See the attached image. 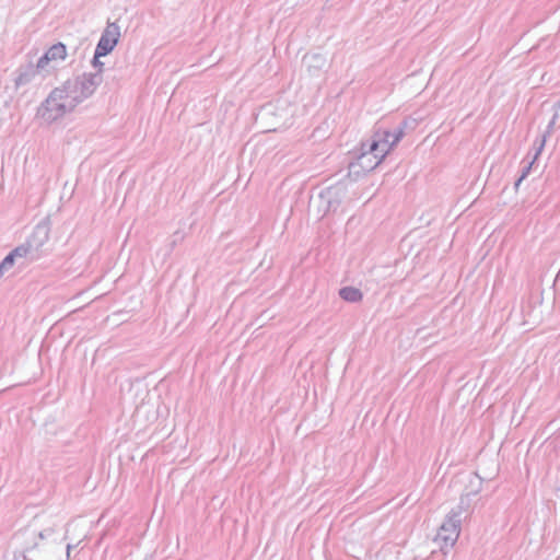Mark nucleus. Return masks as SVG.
<instances>
[{
	"label": "nucleus",
	"mask_w": 560,
	"mask_h": 560,
	"mask_svg": "<svg viewBox=\"0 0 560 560\" xmlns=\"http://www.w3.org/2000/svg\"><path fill=\"white\" fill-rule=\"evenodd\" d=\"M2 276H3V275H2V273H0V278H1Z\"/></svg>",
	"instance_id": "a878e982"
},
{
	"label": "nucleus",
	"mask_w": 560,
	"mask_h": 560,
	"mask_svg": "<svg viewBox=\"0 0 560 560\" xmlns=\"http://www.w3.org/2000/svg\"><path fill=\"white\" fill-rule=\"evenodd\" d=\"M46 52L52 61L63 60L67 56V48L62 43H57L52 45Z\"/></svg>",
	"instance_id": "f3484780"
},
{
	"label": "nucleus",
	"mask_w": 560,
	"mask_h": 560,
	"mask_svg": "<svg viewBox=\"0 0 560 560\" xmlns=\"http://www.w3.org/2000/svg\"><path fill=\"white\" fill-rule=\"evenodd\" d=\"M73 548V545L71 544H68L67 545V556L69 557L70 556V550Z\"/></svg>",
	"instance_id": "393cba45"
},
{
	"label": "nucleus",
	"mask_w": 560,
	"mask_h": 560,
	"mask_svg": "<svg viewBox=\"0 0 560 560\" xmlns=\"http://www.w3.org/2000/svg\"><path fill=\"white\" fill-rule=\"evenodd\" d=\"M102 81L103 75L100 69L93 73H83L72 79H68L57 89L61 91L62 97L72 110H74L79 104L94 94Z\"/></svg>",
	"instance_id": "f257e3e1"
},
{
	"label": "nucleus",
	"mask_w": 560,
	"mask_h": 560,
	"mask_svg": "<svg viewBox=\"0 0 560 560\" xmlns=\"http://www.w3.org/2000/svg\"><path fill=\"white\" fill-rule=\"evenodd\" d=\"M14 256L11 253L8 254L0 262V273L4 275L8 270H10L14 265Z\"/></svg>",
	"instance_id": "6ab92c4d"
},
{
	"label": "nucleus",
	"mask_w": 560,
	"mask_h": 560,
	"mask_svg": "<svg viewBox=\"0 0 560 560\" xmlns=\"http://www.w3.org/2000/svg\"><path fill=\"white\" fill-rule=\"evenodd\" d=\"M58 525L57 522H50V526L44 528L43 530L47 534L48 537L52 535L55 532V527Z\"/></svg>",
	"instance_id": "4be33fe9"
},
{
	"label": "nucleus",
	"mask_w": 560,
	"mask_h": 560,
	"mask_svg": "<svg viewBox=\"0 0 560 560\" xmlns=\"http://www.w3.org/2000/svg\"><path fill=\"white\" fill-rule=\"evenodd\" d=\"M482 486V478L478 474H472L469 478V485L466 487L465 492L462 494L460 500L467 499L466 503H469V510L471 509V497H476Z\"/></svg>",
	"instance_id": "4468645a"
},
{
	"label": "nucleus",
	"mask_w": 560,
	"mask_h": 560,
	"mask_svg": "<svg viewBox=\"0 0 560 560\" xmlns=\"http://www.w3.org/2000/svg\"><path fill=\"white\" fill-rule=\"evenodd\" d=\"M49 61H52L47 52H45L37 61V63L34 66L37 71L45 69V67L49 63Z\"/></svg>",
	"instance_id": "412c9836"
},
{
	"label": "nucleus",
	"mask_w": 560,
	"mask_h": 560,
	"mask_svg": "<svg viewBox=\"0 0 560 560\" xmlns=\"http://www.w3.org/2000/svg\"><path fill=\"white\" fill-rule=\"evenodd\" d=\"M308 209L315 215L322 218L328 212L334 211L328 205L327 200L323 198V195L318 192L316 196H312L308 203Z\"/></svg>",
	"instance_id": "ddd939ff"
},
{
	"label": "nucleus",
	"mask_w": 560,
	"mask_h": 560,
	"mask_svg": "<svg viewBox=\"0 0 560 560\" xmlns=\"http://www.w3.org/2000/svg\"><path fill=\"white\" fill-rule=\"evenodd\" d=\"M38 537H39L40 539L49 538V537L47 536V534H46L43 529L38 532Z\"/></svg>",
	"instance_id": "b1692460"
},
{
	"label": "nucleus",
	"mask_w": 560,
	"mask_h": 560,
	"mask_svg": "<svg viewBox=\"0 0 560 560\" xmlns=\"http://www.w3.org/2000/svg\"><path fill=\"white\" fill-rule=\"evenodd\" d=\"M558 118V114L556 113L552 117V119L550 120V122L548 124V127H547V131L546 133L542 136L541 140H540V143L538 145V148L536 149V153H535V156L533 159V161L523 170V173L521 175V177L516 180L515 183V188L517 189V187L520 186L521 182L528 175L530 168H532V165L534 164L535 160L538 158V155L541 153L544 147H545V143H546V138L548 135L551 133V130L556 124V120Z\"/></svg>",
	"instance_id": "f8f14e48"
},
{
	"label": "nucleus",
	"mask_w": 560,
	"mask_h": 560,
	"mask_svg": "<svg viewBox=\"0 0 560 560\" xmlns=\"http://www.w3.org/2000/svg\"><path fill=\"white\" fill-rule=\"evenodd\" d=\"M319 192L323 195V198L327 200L330 208L336 211L347 196V186L345 183L340 182L324 188Z\"/></svg>",
	"instance_id": "6e6552de"
},
{
	"label": "nucleus",
	"mask_w": 560,
	"mask_h": 560,
	"mask_svg": "<svg viewBox=\"0 0 560 560\" xmlns=\"http://www.w3.org/2000/svg\"><path fill=\"white\" fill-rule=\"evenodd\" d=\"M133 417L137 421H154L158 419V401L149 393L142 401L137 405Z\"/></svg>",
	"instance_id": "0eeeda50"
},
{
	"label": "nucleus",
	"mask_w": 560,
	"mask_h": 560,
	"mask_svg": "<svg viewBox=\"0 0 560 560\" xmlns=\"http://www.w3.org/2000/svg\"><path fill=\"white\" fill-rule=\"evenodd\" d=\"M393 136L388 130L378 129L374 133V139L370 143V151L375 153L377 151L381 154V159H384L385 155L390 151V149L395 145L392 144Z\"/></svg>",
	"instance_id": "1a4fd4ad"
},
{
	"label": "nucleus",
	"mask_w": 560,
	"mask_h": 560,
	"mask_svg": "<svg viewBox=\"0 0 560 560\" xmlns=\"http://www.w3.org/2000/svg\"><path fill=\"white\" fill-rule=\"evenodd\" d=\"M120 28L116 23H108L96 46V58L108 55L117 45Z\"/></svg>",
	"instance_id": "423d86ee"
},
{
	"label": "nucleus",
	"mask_w": 560,
	"mask_h": 560,
	"mask_svg": "<svg viewBox=\"0 0 560 560\" xmlns=\"http://www.w3.org/2000/svg\"><path fill=\"white\" fill-rule=\"evenodd\" d=\"M467 499L459 500V503L450 511L446 515L444 522L440 526L435 541L441 545V548H451L457 541L462 523L466 518V515L469 512V503Z\"/></svg>",
	"instance_id": "f03ea898"
},
{
	"label": "nucleus",
	"mask_w": 560,
	"mask_h": 560,
	"mask_svg": "<svg viewBox=\"0 0 560 560\" xmlns=\"http://www.w3.org/2000/svg\"><path fill=\"white\" fill-rule=\"evenodd\" d=\"M71 112L72 108L62 97L61 91L55 88L38 107L37 117L47 124H51Z\"/></svg>",
	"instance_id": "20e7f679"
},
{
	"label": "nucleus",
	"mask_w": 560,
	"mask_h": 560,
	"mask_svg": "<svg viewBox=\"0 0 560 560\" xmlns=\"http://www.w3.org/2000/svg\"><path fill=\"white\" fill-rule=\"evenodd\" d=\"M366 173H363V170L361 166H359V162H352L349 164V171H348V177H350L353 180L359 179L362 175H365Z\"/></svg>",
	"instance_id": "a211bd4d"
},
{
	"label": "nucleus",
	"mask_w": 560,
	"mask_h": 560,
	"mask_svg": "<svg viewBox=\"0 0 560 560\" xmlns=\"http://www.w3.org/2000/svg\"><path fill=\"white\" fill-rule=\"evenodd\" d=\"M37 72L38 71L36 70L33 63H28L25 67H21L19 70V74L15 79V85L21 86L27 84L37 74Z\"/></svg>",
	"instance_id": "2eb2a0df"
},
{
	"label": "nucleus",
	"mask_w": 560,
	"mask_h": 560,
	"mask_svg": "<svg viewBox=\"0 0 560 560\" xmlns=\"http://www.w3.org/2000/svg\"><path fill=\"white\" fill-rule=\"evenodd\" d=\"M296 108L284 101H278L276 104H267L261 107L258 118L268 131L290 126Z\"/></svg>",
	"instance_id": "7ed1b4c3"
},
{
	"label": "nucleus",
	"mask_w": 560,
	"mask_h": 560,
	"mask_svg": "<svg viewBox=\"0 0 560 560\" xmlns=\"http://www.w3.org/2000/svg\"><path fill=\"white\" fill-rule=\"evenodd\" d=\"M48 240V231L37 226L33 235L22 245L15 247L11 254L14 258L32 256L35 257L39 247Z\"/></svg>",
	"instance_id": "39448f33"
},
{
	"label": "nucleus",
	"mask_w": 560,
	"mask_h": 560,
	"mask_svg": "<svg viewBox=\"0 0 560 560\" xmlns=\"http://www.w3.org/2000/svg\"><path fill=\"white\" fill-rule=\"evenodd\" d=\"M98 59H100V58H96V52H95V54H94L93 61H92V63H93V66H94L95 68H97V67H102V66H103V63H102Z\"/></svg>",
	"instance_id": "5701e85b"
},
{
	"label": "nucleus",
	"mask_w": 560,
	"mask_h": 560,
	"mask_svg": "<svg viewBox=\"0 0 560 560\" xmlns=\"http://www.w3.org/2000/svg\"><path fill=\"white\" fill-rule=\"evenodd\" d=\"M339 296L347 302L355 303L362 300L363 294L358 288L343 287L339 290Z\"/></svg>",
	"instance_id": "dca6fc26"
},
{
	"label": "nucleus",
	"mask_w": 560,
	"mask_h": 560,
	"mask_svg": "<svg viewBox=\"0 0 560 560\" xmlns=\"http://www.w3.org/2000/svg\"><path fill=\"white\" fill-rule=\"evenodd\" d=\"M362 152L358 156L357 161L359 162V166L363 170V173H369L373 171L383 159H381V154L375 151L373 153L370 151V144L366 147L364 143H362Z\"/></svg>",
	"instance_id": "9b49d317"
},
{
	"label": "nucleus",
	"mask_w": 560,
	"mask_h": 560,
	"mask_svg": "<svg viewBox=\"0 0 560 560\" xmlns=\"http://www.w3.org/2000/svg\"><path fill=\"white\" fill-rule=\"evenodd\" d=\"M408 125V121L405 120L401 122V125L395 129L394 132H392V136H393V140H392V144H397L400 139L405 136V128L407 127Z\"/></svg>",
	"instance_id": "aec40b11"
},
{
	"label": "nucleus",
	"mask_w": 560,
	"mask_h": 560,
	"mask_svg": "<svg viewBox=\"0 0 560 560\" xmlns=\"http://www.w3.org/2000/svg\"><path fill=\"white\" fill-rule=\"evenodd\" d=\"M303 67L305 68L306 72L311 77L318 75L322 70H324L328 62L327 57L324 54L320 52H311L306 54L303 57Z\"/></svg>",
	"instance_id": "9d476101"
}]
</instances>
